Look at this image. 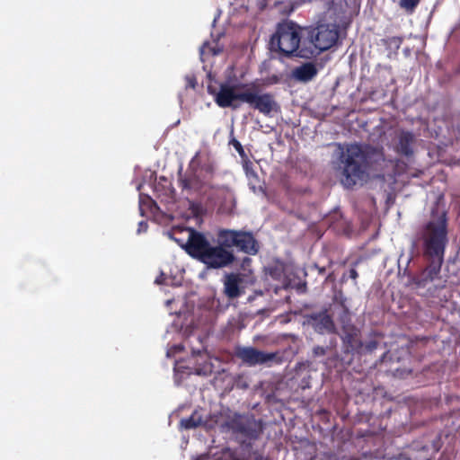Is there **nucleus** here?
Masks as SVG:
<instances>
[{
	"label": "nucleus",
	"mask_w": 460,
	"mask_h": 460,
	"mask_svg": "<svg viewBox=\"0 0 460 460\" xmlns=\"http://www.w3.org/2000/svg\"><path fill=\"white\" fill-rule=\"evenodd\" d=\"M449 243L448 218L446 211L431 210L430 217L421 224L413 237L411 246L428 263L414 278L419 287H425L439 274Z\"/></svg>",
	"instance_id": "obj_1"
},
{
	"label": "nucleus",
	"mask_w": 460,
	"mask_h": 460,
	"mask_svg": "<svg viewBox=\"0 0 460 460\" xmlns=\"http://www.w3.org/2000/svg\"><path fill=\"white\" fill-rule=\"evenodd\" d=\"M385 161L382 149L367 144L348 145L338 157L341 184L348 190L362 186L371 174L382 170Z\"/></svg>",
	"instance_id": "obj_2"
},
{
	"label": "nucleus",
	"mask_w": 460,
	"mask_h": 460,
	"mask_svg": "<svg viewBox=\"0 0 460 460\" xmlns=\"http://www.w3.org/2000/svg\"><path fill=\"white\" fill-rule=\"evenodd\" d=\"M192 258L206 265L208 269H222L231 265L235 256L222 240L217 239V245H212L200 232L189 229V237L185 244H181Z\"/></svg>",
	"instance_id": "obj_3"
},
{
	"label": "nucleus",
	"mask_w": 460,
	"mask_h": 460,
	"mask_svg": "<svg viewBox=\"0 0 460 460\" xmlns=\"http://www.w3.org/2000/svg\"><path fill=\"white\" fill-rule=\"evenodd\" d=\"M304 37V28L293 21H283L278 23L276 31L270 38V49L279 52L285 58H300L305 59V55H302Z\"/></svg>",
	"instance_id": "obj_4"
},
{
	"label": "nucleus",
	"mask_w": 460,
	"mask_h": 460,
	"mask_svg": "<svg viewBox=\"0 0 460 460\" xmlns=\"http://www.w3.org/2000/svg\"><path fill=\"white\" fill-rule=\"evenodd\" d=\"M304 31L302 55H305V59H311L329 50L337 45L340 38L339 27L334 23H319L304 28Z\"/></svg>",
	"instance_id": "obj_5"
},
{
	"label": "nucleus",
	"mask_w": 460,
	"mask_h": 460,
	"mask_svg": "<svg viewBox=\"0 0 460 460\" xmlns=\"http://www.w3.org/2000/svg\"><path fill=\"white\" fill-rule=\"evenodd\" d=\"M217 236L229 249L236 248L247 255H256L260 251V243L252 231L223 228L218 230Z\"/></svg>",
	"instance_id": "obj_6"
},
{
	"label": "nucleus",
	"mask_w": 460,
	"mask_h": 460,
	"mask_svg": "<svg viewBox=\"0 0 460 460\" xmlns=\"http://www.w3.org/2000/svg\"><path fill=\"white\" fill-rule=\"evenodd\" d=\"M221 427L250 441L258 439L263 429L261 420L237 412L229 415Z\"/></svg>",
	"instance_id": "obj_7"
},
{
	"label": "nucleus",
	"mask_w": 460,
	"mask_h": 460,
	"mask_svg": "<svg viewBox=\"0 0 460 460\" xmlns=\"http://www.w3.org/2000/svg\"><path fill=\"white\" fill-rule=\"evenodd\" d=\"M234 356L247 366L263 365L270 361H282L279 352H264L253 347H236Z\"/></svg>",
	"instance_id": "obj_8"
},
{
	"label": "nucleus",
	"mask_w": 460,
	"mask_h": 460,
	"mask_svg": "<svg viewBox=\"0 0 460 460\" xmlns=\"http://www.w3.org/2000/svg\"><path fill=\"white\" fill-rule=\"evenodd\" d=\"M238 85L223 83L220 84L218 91L212 86L208 87L209 94L214 96L215 102L220 108H233L236 109L238 106L234 104L235 101H242L243 96L245 95V91L236 93Z\"/></svg>",
	"instance_id": "obj_9"
},
{
	"label": "nucleus",
	"mask_w": 460,
	"mask_h": 460,
	"mask_svg": "<svg viewBox=\"0 0 460 460\" xmlns=\"http://www.w3.org/2000/svg\"><path fill=\"white\" fill-rule=\"evenodd\" d=\"M243 102L250 105L253 110L259 111L265 116H270L272 111H277L278 103L270 93H259L254 90H246L243 96Z\"/></svg>",
	"instance_id": "obj_10"
},
{
	"label": "nucleus",
	"mask_w": 460,
	"mask_h": 460,
	"mask_svg": "<svg viewBox=\"0 0 460 460\" xmlns=\"http://www.w3.org/2000/svg\"><path fill=\"white\" fill-rule=\"evenodd\" d=\"M304 317L306 323L319 334L337 333V327L333 321L332 315L329 314V310L327 308H323L320 312L306 314Z\"/></svg>",
	"instance_id": "obj_11"
},
{
	"label": "nucleus",
	"mask_w": 460,
	"mask_h": 460,
	"mask_svg": "<svg viewBox=\"0 0 460 460\" xmlns=\"http://www.w3.org/2000/svg\"><path fill=\"white\" fill-rule=\"evenodd\" d=\"M341 340L342 343V353L351 356L349 360V363H350L353 357L358 356L359 349L361 348V332L354 324H347L342 326Z\"/></svg>",
	"instance_id": "obj_12"
},
{
	"label": "nucleus",
	"mask_w": 460,
	"mask_h": 460,
	"mask_svg": "<svg viewBox=\"0 0 460 460\" xmlns=\"http://www.w3.org/2000/svg\"><path fill=\"white\" fill-rule=\"evenodd\" d=\"M178 186L182 192L192 195L201 192L204 188L209 186V182L196 171H187L184 174L179 173Z\"/></svg>",
	"instance_id": "obj_13"
},
{
	"label": "nucleus",
	"mask_w": 460,
	"mask_h": 460,
	"mask_svg": "<svg viewBox=\"0 0 460 460\" xmlns=\"http://www.w3.org/2000/svg\"><path fill=\"white\" fill-rule=\"evenodd\" d=\"M416 141V137L412 132L401 129L396 135L394 151L402 156L411 157L414 154Z\"/></svg>",
	"instance_id": "obj_14"
},
{
	"label": "nucleus",
	"mask_w": 460,
	"mask_h": 460,
	"mask_svg": "<svg viewBox=\"0 0 460 460\" xmlns=\"http://www.w3.org/2000/svg\"><path fill=\"white\" fill-rule=\"evenodd\" d=\"M243 278L238 273H229L225 278V294L229 298H236L241 296L240 284Z\"/></svg>",
	"instance_id": "obj_15"
},
{
	"label": "nucleus",
	"mask_w": 460,
	"mask_h": 460,
	"mask_svg": "<svg viewBox=\"0 0 460 460\" xmlns=\"http://www.w3.org/2000/svg\"><path fill=\"white\" fill-rule=\"evenodd\" d=\"M318 73L314 63L307 62L296 66L293 71V76L300 82H309L313 80Z\"/></svg>",
	"instance_id": "obj_16"
},
{
	"label": "nucleus",
	"mask_w": 460,
	"mask_h": 460,
	"mask_svg": "<svg viewBox=\"0 0 460 460\" xmlns=\"http://www.w3.org/2000/svg\"><path fill=\"white\" fill-rule=\"evenodd\" d=\"M180 423L183 429H191L201 426L203 420L198 411H195L190 417L181 419Z\"/></svg>",
	"instance_id": "obj_17"
},
{
	"label": "nucleus",
	"mask_w": 460,
	"mask_h": 460,
	"mask_svg": "<svg viewBox=\"0 0 460 460\" xmlns=\"http://www.w3.org/2000/svg\"><path fill=\"white\" fill-rule=\"evenodd\" d=\"M157 206L154 199H152L149 196H145L140 194L139 196V211L141 216H145L146 211L153 212L154 209H156Z\"/></svg>",
	"instance_id": "obj_18"
},
{
	"label": "nucleus",
	"mask_w": 460,
	"mask_h": 460,
	"mask_svg": "<svg viewBox=\"0 0 460 460\" xmlns=\"http://www.w3.org/2000/svg\"><path fill=\"white\" fill-rule=\"evenodd\" d=\"M335 308L339 310L338 321L341 323V327L351 323L350 312L346 306L344 302H341L335 305Z\"/></svg>",
	"instance_id": "obj_19"
},
{
	"label": "nucleus",
	"mask_w": 460,
	"mask_h": 460,
	"mask_svg": "<svg viewBox=\"0 0 460 460\" xmlns=\"http://www.w3.org/2000/svg\"><path fill=\"white\" fill-rule=\"evenodd\" d=\"M378 346L379 341L376 337L369 339L366 342L362 341L358 356L371 354L378 348Z\"/></svg>",
	"instance_id": "obj_20"
},
{
	"label": "nucleus",
	"mask_w": 460,
	"mask_h": 460,
	"mask_svg": "<svg viewBox=\"0 0 460 460\" xmlns=\"http://www.w3.org/2000/svg\"><path fill=\"white\" fill-rule=\"evenodd\" d=\"M402 40H403L402 37L394 36V37H389V38L384 40V43H385V45L388 46L389 48H394V49H398L400 48V46L402 45Z\"/></svg>",
	"instance_id": "obj_21"
},
{
	"label": "nucleus",
	"mask_w": 460,
	"mask_h": 460,
	"mask_svg": "<svg viewBox=\"0 0 460 460\" xmlns=\"http://www.w3.org/2000/svg\"><path fill=\"white\" fill-rule=\"evenodd\" d=\"M420 2V0H400L399 4L402 8L412 12Z\"/></svg>",
	"instance_id": "obj_22"
},
{
	"label": "nucleus",
	"mask_w": 460,
	"mask_h": 460,
	"mask_svg": "<svg viewBox=\"0 0 460 460\" xmlns=\"http://www.w3.org/2000/svg\"><path fill=\"white\" fill-rule=\"evenodd\" d=\"M329 349H330V347H328V346L327 347H323L320 345L314 346L312 350L313 357L315 358L323 357L324 355H326Z\"/></svg>",
	"instance_id": "obj_23"
},
{
	"label": "nucleus",
	"mask_w": 460,
	"mask_h": 460,
	"mask_svg": "<svg viewBox=\"0 0 460 460\" xmlns=\"http://www.w3.org/2000/svg\"><path fill=\"white\" fill-rule=\"evenodd\" d=\"M229 143H230V145H232L234 146V148L237 151V153L240 155H244L243 147L242 144L237 139L233 138Z\"/></svg>",
	"instance_id": "obj_24"
},
{
	"label": "nucleus",
	"mask_w": 460,
	"mask_h": 460,
	"mask_svg": "<svg viewBox=\"0 0 460 460\" xmlns=\"http://www.w3.org/2000/svg\"><path fill=\"white\" fill-rule=\"evenodd\" d=\"M147 227H148L147 223L146 221H141L138 224L137 232L138 233L145 232V231H146Z\"/></svg>",
	"instance_id": "obj_25"
},
{
	"label": "nucleus",
	"mask_w": 460,
	"mask_h": 460,
	"mask_svg": "<svg viewBox=\"0 0 460 460\" xmlns=\"http://www.w3.org/2000/svg\"><path fill=\"white\" fill-rule=\"evenodd\" d=\"M187 81H188V86L191 87V88H195L196 86V78L194 76H187Z\"/></svg>",
	"instance_id": "obj_26"
},
{
	"label": "nucleus",
	"mask_w": 460,
	"mask_h": 460,
	"mask_svg": "<svg viewBox=\"0 0 460 460\" xmlns=\"http://www.w3.org/2000/svg\"><path fill=\"white\" fill-rule=\"evenodd\" d=\"M349 278L356 280L358 277V271L356 270V269L352 268L349 270Z\"/></svg>",
	"instance_id": "obj_27"
},
{
	"label": "nucleus",
	"mask_w": 460,
	"mask_h": 460,
	"mask_svg": "<svg viewBox=\"0 0 460 460\" xmlns=\"http://www.w3.org/2000/svg\"><path fill=\"white\" fill-rule=\"evenodd\" d=\"M251 262H252V260L248 257H245L243 260L242 267L244 268L245 266H249Z\"/></svg>",
	"instance_id": "obj_28"
},
{
	"label": "nucleus",
	"mask_w": 460,
	"mask_h": 460,
	"mask_svg": "<svg viewBox=\"0 0 460 460\" xmlns=\"http://www.w3.org/2000/svg\"><path fill=\"white\" fill-rule=\"evenodd\" d=\"M200 353H201L200 349H198V350L192 349V354L193 355H199Z\"/></svg>",
	"instance_id": "obj_29"
},
{
	"label": "nucleus",
	"mask_w": 460,
	"mask_h": 460,
	"mask_svg": "<svg viewBox=\"0 0 460 460\" xmlns=\"http://www.w3.org/2000/svg\"><path fill=\"white\" fill-rule=\"evenodd\" d=\"M210 174H212V169L211 168H208L207 170Z\"/></svg>",
	"instance_id": "obj_30"
}]
</instances>
